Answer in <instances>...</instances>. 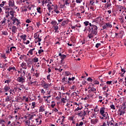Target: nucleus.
Segmentation results:
<instances>
[{
    "label": "nucleus",
    "instance_id": "f257e3e1",
    "mask_svg": "<svg viewBox=\"0 0 126 126\" xmlns=\"http://www.w3.org/2000/svg\"><path fill=\"white\" fill-rule=\"evenodd\" d=\"M90 32H92L93 34H96L97 33L98 27L94 25L92 27H89Z\"/></svg>",
    "mask_w": 126,
    "mask_h": 126
},
{
    "label": "nucleus",
    "instance_id": "f03ea898",
    "mask_svg": "<svg viewBox=\"0 0 126 126\" xmlns=\"http://www.w3.org/2000/svg\"><path fill=\"white\" fill-rule=\"evenodd\" d=\"M8 4L9 7H11L13 9H14V8H17V7L15 6V5L14 4V0H9Z\"/></svg>",
    "mask_w": 126,
    "mask_h": 126
},
{
    "label": "nucleus",
    "instance_id": "7ed1b4c3",
    "mask_svg": "<svg viewBox=\"0 0 126 126\" xmlns=\"http://www.w3.org/2000/svg\"><path fill=\"white\" fill-rule=\"evenodd\" d=\"M86 112H87L85 111V110H83L81 111L80 113H78L77 115L79 117L82 118V120H84V117L86 116Z\"/></svg>",
    "mask_w": 126,
    "mask_h": 126
},
{
    "label": "nucleus",
    "instance_id": "20e7f679",
    "mask_svg": "<svg viewBox=\"0 0 126 126\" xmlns=\"http://www.w3.org/2000/svg\"><path fill=\"white\" fill-rule=\"evenodd\" d=\"M35 121L37 126L42 125V116H40L37 118H36L35 119Z\"/></svg>",
    "mask_w": 126,
    "mask_h": 126
},
{
    "label": "nucleus",
    "instance_id": "39448f33",
    "mask_svg": "<svg viewBox=\"0 0 126 126\" xmlns=\"http://www.w3.org/2000/svg\"><path fill=\"white\" fill-rule=\"evenodd\" d=\"M17 81L20 83L23 84L25 82V77H19L17 79Z\"/></svg>",
    "mask_w": 126,
    "mask_h": 126
},
{
    "label": "nucleus",
    "instance_id": "423d86ee",
    "mask_svg": "<svg viewBox=\"0 0 126 126\" xmlns=\"http://www.w3.org/2000/svg\"><path fill=\"white\" fill-rule=\"evenodd\" d=\"M62 83H63V84H69V83H70L69 81H67V77H64L63 78L62 80Z\"/></svg>",
    "mask_w": 126,
    "mask_h": 126
},
{
    "label": "nucleus",
    "instance_id": "0eeeda50",
    "mask_svg": "<svg viewBox=\"0 0 126 126\" xmlns=\"http://www.w3.org/2000/svg\"><path fill=\"white\" fill-rule=\"evenodd\" d=\"M12 20L13 21V24H14V25H19L20 22H19V20L18 19L16 18H13L12 19Z\"/></svg>",
    "mask_w": 126,
    "mask_h": 126
},
{
    "label": "nucleus",
    "instance_id": "6e6552de",
    "mask_svg": "<svg viewBox=\"0 0 126 126\" xmlns=\"http://www.w3.org/2000/svg\"><path fill=\"white\" fill-rule=\"evenodd\" d=\"M126 111L125 110H123L122 109H121V108H119V111L118 112V114L119 116H123L124 114H125Z\"/></svg>",
    "mask_w": 126,
    "mask_h": 126
},
{
    "label": "nucleus",
    "instance_id": "1a4fd4ad",
    "mask_svg": "<svg viewBox=\"0 0 126 126\" xmlns=\"http://www.w3.org/2000/svg\"><path fill=\"white\" fill-rule=\"evenodd\" d=\"M49 87H50V85H49V84L47 83H44L42 86V87H43V88L46 90V91H47V90L49 89Z\"/></svg>",
    "mask_w": 126,
    "mask_h": 126
},
{
    "label": "nucleus",
    "instance_id": "9d476101",
    "mask_svg": "<svg viewBox=\"0 0 126 126\" xmlns=\"http://www.w3.org/2000/svg\"><path fill=\"white\" fill-rule=\"evenodd\" d=\"M53 6H54V4H52V5L47 4V7H48V9L49 12H51V10H52V9L54 8L53 7Z\"/></svg>",
    "mask_w": 126,
    "mask_h": 126
},
{
    "label": "nucleus",
    "instance_id": "9b49d317",
    "mask_svg": "<svg viewBox=\"0 0 126 126\" xmlns=\"http://www.w3.org/2000/svg\"><path fill=\"white\" fill-rule=\"evenodd\" d=\"M59 57H61V62H63L64 60V59H65L66 58V56L65 55H62V53H59Z\"/></svg>",
    "mask_w": 126,
    "mask_h": 126
},
{
    "label": "nucleus",
    "instance_id": "f8f14e48",
    "mask_svg": "<svg viewBox=\"0 0 126 126\" xmlns=\"http://www.w3.org/2000/svg\"><path fill=\"white\" fill-rule=\"evenodd\" d=\"M21 72V75H20V77H25V71L23 70L22 69H20Z\"/></svg>",
    "mask_w": 126,
    "mask_h": 126
},
{
    "label": "nucleus",
    "instance_id": "ddd939ff",
    "mask_svg": "<svg viewBox=\"0 0 126 126\" xmlns=\"http://www.w3.org/2000/svg\"><path fill=\"white\" fill-rule=\"evenodd\" d=\"M11 100H12V97H11V96H10V95H8L5 98L6 102H9V101H11Z\"/></svg>",
    "mask_w": 126,
    "mask_h": 126
},
{
    "label": "nucleus",
    "instance_id": "4468645a",
    "mask_svg": "<svg viewBox=\"0 0 126 126\" xmlns=\"http://www.w3.org/2000/svg\"><path fill=\"white\" fill-rule=\"evenodd\" d=\"M96 35H97L96 33H93L92 32H90V33L88 35V37L89 39H91V38H93V37Z\"/></svg>",
    "mask_w": 126,
    "mask_h": 126
},
{
    "label": "nucleus",
    "instance_id": "2eb2a0df",
    "mask_svg": "<svg viewBox=\"0 0 126 126\" xmlns=\"http://www.w3.org/2000/svg\"><path fill=\"white\" fill-rule=\"evenodd\" d=\"M62 0L64 3V5H67V6L69 5V0Z\"/></svg>",
    "mask_w": 126,
    "mask_h": 126
},
{
    "label": "nucleus",
    "instance_id": "dca6fc26",
    "mask_svg": "<svg viewBox=\"0 0 126 126\" xmlns=\"http://www.w3.org/2000/svg\"><path fill=\"white\" fill-rule=\"evenodd\" d=\"M99 113L100 115H103V114H105L106 112H105V108L102 107L101 108L99 111Z\"/></svg>",
    "mask_w": 126,
    "mask_h": 126
},
{
    "label": "nucleus",
    "instance_id": "f3484780",
    "mask_svg": "<svg viewBox=\"0 0 126 126\" xmlns=\"http://www.w3.org/2000/svg\"><path fill=\"white\" fill-rule=\"evenodd\" d=\"M54 11L55 12H56V13H57V14H59V13H60V11H59L58 10V6L57 5H55L54 6Z\"/></svg>",
    "mask_w": 126,
    "mask_h": 126
},
{
    "label": "nucleus",
    "instance_id": "a211bd4d",
    "mask_svg": "<svg viewBox=\"0 0 126 126\" xmlns=\"http://www.w3.org/2000/svg\"><path fill=\"white\" fill-rule=\"evenodd\" d=\"M101 116H103L104 118H105L106 119H107L108 120L109 119V114H108V113L107 112L103 114V115H101Z\"/></svg>",
    "mask_w": 126,
    "mask_h": 126
},
{
    "label": "nucleus",
    "instance_id": "6ab92c4d",
    "mask_svg": "<svg viewBox=\"0 0 126 126\" xmlns=\"http://www.w3.org/2000/svg\"><path fill=\"white\" fill-rule=\"evenodd\" d=\"M96 92V89L94 87L91 88L88 91V93L90 94L92 92Z\"/></svg>",
    "mask_w": 126,
    "mask_h": 126
},
{
    "label": "nucleus",
    "instance_id": "aec40b11",
    "mask_svg": "<svg viewBox=\"0 0 126 126\" xmlns=\"http://www.w3.org/2000/svg\"><path fill=\"white\" fill-rule=\"evenodd\" d=\"M6 21V19H5V18H4L2 21H1L0 22V24L1 25H2V26H4V25H5V22Z\"/></svg>",
    "mask_w": 126,
    "mask_h": 126
},
{
    "label": "nucleus",
    "instance_id": "412c9836",
    "mask_svg": "<svg viewBox=\"0 0 126 126\" xmlns=\"http://www.w3.org/2000/svg\"><path fill=\"white\" fill-rule=\"evenodd\" d=\"M9 13L10 15H11V19H12V18H13V16H14V11L11 10L10 12H9Z\"/></svg>",
    "mask_w": 126,
    "mask_h": 126
},
{
    "label": "nucleus",
    "instance_id": "4be33fe9",
    "mask_svg": "<svg viewBox=\"0 0 126 126\" xmlns=\"http://www.w3.org/2000/svg\"><path fill=\"white\" fill-rule=\"evenodd\" d=\"M17 31V28H16V27L15 26H13L12 27V32H13V33H15V32Z\"/></svg>",
    "mask_w": 126,
    "mask_h": 126
},
{
    "label": "nucleus",
    "instance_id": "5701e85b",
    "mask_svg": "<svg viewBox=\"0 0 126 126\" xmlns=\"http://www.w3.org/2000/svg\"><path fill=\"white\" fill-rule=\"evenodd\" d=\"M126 103H124L122 104V105L121 107H120V109L121 110H123V111H125L126 110Z\"/></svg>",
    "mask_w": 126,
    "mask_h": 126
},
{
    "label": "nucleus",
    "instance_id": "b1692460",
    "mask_svg": "<svg viewBox=\"0 0 126 126\" xmlns=\"http://www.w3.org/2000/svg\"><path fill=\"white\" fill-rule=\"evenodd\" d=\"M91 122L92 124L95 125V124H97V123H98V120H97V119H93L91 121Z\"/></svg>",
    "mask_w": 126,
    "mask_h": 126
},
{
    "label": "nucleus",
    "instance_id": "393cba45",
    "mask_svg": "<svg viewBox=\"0 0 126 126\" xmlns=\"http://www.w3.org/2000/svg\"><path fill=\"white\" fill-rule=\"evenodd\" d=\"M21 66H22V67L24 69H26L27 68V67L26 66V63H23L21 64Z\"/></svg>",
    "mask_w": 126,
    "mask_h": 126
},
{
    "label": "nucleus",
    "instance_id": "a878e982",
    "mask_svg": "<svg viewBox=\"0 0 126 126\" xmlns=\"http://www.w3.org/2000/svg\"><path fill=\"white\" fill-rule=\"evenodd\" d=\"M68 23L67 21H63L62 23H60L62 26H64V25H66Z\"/></svg>",
    "mask_w": 126,
    "mask_h": 126
},
{
    "label": "nucleus",
    "instance_id": "bb28decb",
    "mask_svg": "<svg viewBox=\"0 0 126 126\" xmlns=\"http://www.w3.org/2000/svg\"><path fill=\"white\" fill-rule=\"evenodd\" d=\"M41 41H42V39L39 37H36L34 39V41L35 43H38V42H41Z\"/></svg>",
    "mask_w": 126,
    "mask_h": 126
},
{
    "label": "nucleus",
    "instance_id": "cd10ccee",
    "mask_svg": "<svg viewBox=\"0 0 126 126\" xmlns=\"http://www.w3.org/2000/svg\"><path fill=\"white\" fill-rule=\"evenodd\" d=\"M9 89H10V88L7 86H5L4 88L5 92H7V91H9Z\"/></svg>",
    "mask_w": 126,
    "mask_h": 126
},
{
    "label": "nucleus",
    "instance_id": "c85d7f7f",
    "mask_svg": "<svg viewBox=\"0 0 126 126\" xmlns=\"http://www.w3.org/2000/svg\"><path fill=\"white\" fill-rule=\"evenodd\" d=\"M95 20L96 21H97V22H101L102 20V18L101 17H98L96 18Z\"/></svg>",
    "mask_w": 126,
    "mask_h": 126
},
{
    "label": "nucleus",
    "instance_id": "c756f323",
    "mask_svg": "<svg viewBox=\"0 0 126 126\" xmlns=\"http://www.w3.org/2000/svg\"><path fill=\"white\" fill-rule=\"evenodd\" d=\"M26 37H27V35H25V34H24V35H22L21 36V38L22 39H23V41H26Z\"/></svg>",
    "mask_w": 126,
    "mask_h": 126
},
{
    "label": "nucleus",
    "instance_id": "7c9ffc66",
    "mask_svg": "<svg viewBox=\"0 0 126 126\" xmlns=\"http://www.w3.org/2000/svg\"><path fill=\"white\" fill-rule=\"evenodd\" d=\"M51 95H49L47 97V99H45V101H46L47 103H50V101H51V99L49 100V99H50L49 98H51Z\"/></svg>",
    "mask_w": 126,
    "mask_h": 126
},
{
    "label": "nucleus",
    "instance_id": "2f4dec72",
    "mask_svg": "<svg viewBox=\"0 0 126 126\" xmlns=\"http://www.w3.org/2000/svg\"><path fill=\"white\" fill-rule=\"evenodd\" d=\"M16 70L15 69V67H9V68L7 69V70H8L9 71H11V70Z\"/></svg>",
    "mask_w": 126,
    "mask_h": 126
},
{
    "label": "nucleus",
    "instance_id": "473e14b6",
    "mask_svg": "<svg viewBox=\"0 0 126 126\" xmlns=\"http://www.w3.org/2000/svg\"><path fill=\"white\" fill-rule=\"evenodd\" d=\"M39 112H45V109H44V106H40L39 108Z\"/></svg>",
    "mask_w": 126,
    "mask_h": 126
},
{
    "label": "nucleus",
    "instance_id": "72a5a7b5",
    "mask_svg": "<svg viewBox=\"0 0 126 126\" xmlns=\"http://www.w3.org/2000/svg\"><path fill=\"white\" fill-rule=\"evenodd\" d=\"M33 63H38L39 62V59L37 57H35L33 59Z\"/></svg>",
    "mask_w": 126,
    "mask_h": 126
},
{
    "label": "nucleus",
    "instance_id": "f704fd0d",
    "mask_svg": "<svg viewBox=\"0 0 126 126\" xmlns=\"http://www.w3.org/2000/svg\"><path fill=\"white\" fill-rule=\"evenodd\" d=\"M106 7L107 8H109V7H111L112 4L111 3H109V2H107V3L106 4Z\"/></svg>",
    "mask_w": 126,
    "mask_h": 126
},
{
    "label": "nucleus",
    "instance_id": "c9c22d12",
    "mask_svg": "<svg viewBox=\"0 0 126 126\" xmlns=\"http://www.w3.org/2000/svg\"><path fill=\"white\" fill-rule=\"evenodd\" d=\"M35 50V48H33L32 49H31L29 51V54H30V55H33V51Z\"/></svg>",
    "mask_w": 126,
    "mask_h": 126
},
{
    "label": "nucleus",
    "instance_id": "e433bc0d",
    "mask_svg": "<svg viewBox=\"0 0 126 126\" xmlns=\"http://www.w3.org/2000/svg\"><path fill=\"white\" fill-rule=\"evenodd\" d=\"M83 122H80V123H79V124H78V123H77L76 124V126H82L83 125Z\"/></svg>",
    "mask_w": 126,
    "mask_h": 126
},
{
    "label": "nucleus",
    "instance_id": "4c0bfd02",
    "mask_svg": "<svg viewBox=\"0 0 126 126\" xmlns=\"http://www.w3.org/2000/svg\"><path fill=\"white\" fill-rule=\"evenodd\" d=\"M110 122V125L111 126H114V120H113V118H111L110 120H109Z\"/></svg>",
    "mask_w": 126,
    "mask_h": 126
},
{
    "label": "nucleus",
    "instance_id": "58836bf2",
    "mask_svg": "<svg viewBox=\"0 0 126 126\" xmlns=\"http://www.w3.org/2000/svg\"><path fill=\"white\" fill-rule=\"evenodd\" d=\"M1 33H2V35H5L6 36L8 34L7 33V32H6V31H2Z\"/></svg>",
    "mask_w": 126,
    "mask_h": 126
},
{
    "label": "nucleus",
    "instance_id": "ea45409f",
    "mask_svg": "<svg viewBox=\"0 0 126 126\" xmlns=\"http://www.w3.org/2000/svg\"><path fill=\"white\" fill-rule=\"evenodd\" d=\"M121 68L122 72H123V74H125V73H126V69L123 68L122 66H121Z\"/></svg>",
    "mask_w": 126,
    "mask_h": 126
},
{
    "label": "nucleus",
    "instance_id": "a19ab883",
    "mask_svg": "<svg viewBox=\"0 0 126 126\" xmlns=\"http://www.w3.org/2000/svg\"><path fill=\"white\" fill-rule=\"evenodd\" d=\"M9 92H10V94H12V95H13V94H15L14 93V90H13V89L10 90Z\"/></svg>",
    "mask_w": 126,
    "mask_h": 126
},
{
    "label": "nucleus",
    "instance_id": "79ce46f5",
    "mask_svg": "<svg viewBox=\"0 0 126 126\" xmlns=\"http://www.w3.org/2000/svg\"><path fill=\"white\" fill-rule=\"evenodd\" d=\"M5 3H6V1H2V3L0 4V7H3Z\"/></svg>",
    "mask_w": 126,
    "mask_h": 126
},
{
    "label": "nucleus",
    "instance_id": "37998d69",
    "mask_svg": "<svg viewBox=\"0 0 126 126\" xmlns=\"http://www.w3.org/2000/svg\"><path fill=\"white\" fill-rule=\"evenodd\" d=\"M37 12H38V13H40V14L42 13V11H41V7L37 8Z\"/></svg>",
    "mask_w": 126,
    "mask_h": 126
},
{
    "label": "nucleus",
    "instance_id": "c03bdc74",
    "mask_svg": "<svg viewBox=\"0 0 126 126\" xmlns=\"http://www.w3.org/2000/svg\"><path fill=\"white\" fill-rule=\"evenodd\" d=\"M68 81H71V80H72V81H73L74 80V79H75V77H72V78H68Z\"/></svg>",
    "mask_w": 126,
    "mask_h": 126
},
{
    "label": "nucleus",
    "instance_id": "a18cd8bd",
    "mask_svg": "<svg viewBox=\"0 0 126 126\" xmlns=\"http://www.w3.org/2000/svg\"><path fill=\"white\" fill-rule=\"evenodd\" d=\"M106 27H109V28H112V24L109 23H106Z\"/></svg>",
    "mask_w": 126,
    "mask_h": 126
},
{
    "label": "nucleus",
    "instance_id": "49530a36",
    "mask_svg": "<svg viewBox=\"0 0 126 126\" xmlns=\"http://www.w3.org/2000/svg\"><path fill=\"white\" fill-rule=\"evenodd\" d=\"M9 12H5V17L7 18L8 17H9Z\"/></svg>",
    "mask_w": 126,
    "mask_h": 126
},
{
    "label": "nucleus",
    "instance_id": "de8ad7c7",
    "mask_svg": "<svg viewBox=\"0 0 126 126\" xmlns=\"http://www.w3.org/2000/svg\"><path fill=\"white\" fill-rule=\"evenodd\" d=\"M11 82V80H6V81H4V83H7V84H9V83H10Z\"/></svg>",
    "mask_w": 126,
    "mask_h": 126
},
{
    "label": "nucleus",
    "instance_id": "09e8293b",
    "mask_svg": "<svg viewBox=\"0 0 126 126\" xmlns=\"http://www.w3.org/2000/svg\"><path fill=\"white\" fill-rule=\"evenodd\" d=\"M110 107L113 110H116V107H115V105L114 104H112L111 105H110Z\"/></svg>",
    "mask_w": 126,
    "mask_h": 126
},
{
    "label": "nucleus",
    "instance_id": "8fccbe9b",
    "mask_svg": "<svg viewBox=\"0 0 126 126\" xmlns=\"http://www.w3.org/2000/svg\"><path fill=\"white\" fill-rule=\"evenodd\" d=\"M84 24L85 25V26H88V25H89V22L88 21L84 22Z\"/></svg>",
    "mask_w": 126,
    "mask_h": 126
},
{
    "label": "nucleus",
    "instance_id": "3c124183",
    "mask_svg": "<svg viewBox=\"0 0 126 126\" xmlns=\"http://www.w3.org/2000/svg\"><path fill=\"white\" fill-rule=\"evenodd\" d=\"M91 117L92 118H96V113H93Z\"/></svg>",
    "mask_w": 126,
    "mask_h": 126
},
{
    "label": "nucleus",
    "instance_id": "603ef678",
    "mask_svg": "<svg viewBox=\"0 0 126 126\" xmlns=\"http://www.w3.org/2000/svg\"><path fill=\"white\" fill-rule=\"evenodd\" d=\"M65 74L66 76H68V75H70V73L69 71L65 72Z\"/></svg>",
    "mask_w": 126,
    "mask_h": 126
},
{
    "label": "nucleus",
    "instance_id": "864d4df0",
    "mask_svg": "<svg viewBox=\"0 0 126 126\" xmlns=\"http://www.w3.org/2000/svg\"><path fill=\"white\" fill-rule=\"evenodd\" d=\"M82 109V107L80 108V107H78L75 110V111L76 112L77 111H79L80 110H81Z\"/></svg>",
    "mask_w": 126,
    "mask_h": 126
},
{
    "label": "nucleus",
    "instance_id": "5fc2aeb1",
    "mask_svg": "<svg viewBox=\"0 0 126 126\" xmlns=\"http://www.w3.org/2000/svg\"><path fill=\"white\" fill-rule=\"evenodd\" d=\"M83 0H76V2L77 3H81V2H82Z\"/></svg>",
    "mask_w": 126,
    "mask_h": 126
},
{
    "label": "nucleus",
    "instance_id": "6e6d98bb",
    "mask_svg": "<svg viewBox=\"0 0 126 126\" xmlns=\"http://www.w3.org/2000/svg\"><path fill=\"white\" fill-rule=\"evenodd\" d=\"M88 81H90L91 82H92V81H93V79H92V78L89 77L87 79Z\"/></svg>",
    "mask_w": 126,
    "mask_h": 126
},
{
    "label": "nucleus",
    "instance_id": "4d7b16f0",
    "mask_svg": "<svg viewBox=\"0 0 126 126\" xmlns=\"http://www.w3.org/2000/svg\"><path fill=\"white\" fill-rule=\"evenodd\" d=\"M107 124L108 126H110V124H111V122H110V119L108 118V120L107 121Z\"/></svg>",
    "mask_w": 126,
    "mask_h": 126
},
{
    "label": "nucleus",
    "instance_id": "13d9d810",
    "mask_svg": "<svg viewBox=\"0 0 126 126\" xmlns=\"http://www.w3.org/2000/svg\"><path fill=\"white\" fill-rule=\"evenodd\" d=\"M30 115V117L29 118V120H32V118H33V117H34V116H33V115H31V114H29Z\"/></svg>",
    "mask_w": 126,
    "mask_h": 126
},
{
    "label": "nucleus",
    "instance_id": "bf43d9fd",
    "mask_svg": "<svg viewBox=\"0 0 126 126\" xmlns=\"http://www.w3.org/2000/svg\"><path fill=\"white\" fill-rule=\"evenodd\" d=\"M98 79H99L101 82H103V77H102V76H99Z\"/></svg>",
    "mask_w": 126,
    "mask_h": 126
},
{
    "label": "nucleus",
    "instance_id": "052dcab7",
    "mask_svg": "<svg viewBox=\"0 0 126 126\" xmlns=\"http://www.w3.org/2000/svg\"><path fill=\"white\" fill-rule=\"evenodd\" d=\"M44 52V50L43 49H40L38 51V54L40 55L41 53H43Z\"/></svg>",
    "mask_w": 126,
    "mask_h": 126
},
{
    "label": "nucleus",
    "instance_id": "680f3d73",
    "mask_svg": "<svg viewBox=\"0 0 126 126\" xmlns=\"http://www.w3.org/2000/svg\"><path fill=\"white\" fill-rule=\"evenodd\" d=\"M99 46H101V43H97L96 45H95V47L96 48H99Z\"/></svg>",
    "mask_w": 126,
    "mask_h": 126
},
{
    "label": "nucleus",
    "instance_id": "e2e57ef3",
    "mask_svg": "<svg viewBox=\"0 0 126 126\" xmlns=\"http://www.w3.org/2000/svg\"><path fill=\"white\" fill-rule=\"evenodd\" d=\"M20 88H21L22 89H24L25 88V87H24V85H20Z\"/></svg>",
    "mask_w": 126,
    "mask_h": 126
},
{
    "label": "nucleus",
    "instance_id": "0e129e2a",
    "mask_svg": "<svg viewBox=\"0 0 126 126\" xmlns=\"http://www.w3.org/2000/svg\"><path fill=\"white\" fill-rule=\"evenodd\" d=\"M32 106L33 107H32V108H35V105H36V103H35V102H32Z\"/></svg>",
    "mask_w": 126,
    "mask_h": 126
},
{
    "label": "nucleus",
    "instance_id": "69168bd1",
    "mask_svg": "<svg viewBox=\"0 0 126 126\" xmlns=\"http://www.w3.org/2000/svg\"><path fill=\"white\" fill-rule=\"evenodd\" d=\"M94 84L95 85H98L99 84V81H97V80H95L94 81Z\"/></svg>",
    "mask_w": 126,
    "mask_h": 126
},
{
    "label": "nucleus",
    "instance_id": "338daca9",
    "mask_svg": "<svg viewBox=\"0 0 126 126\" xmlns=\"http://www.w3.org/2000/svg\"><path fill=\"white\" fill-rule=\"evenodd\" d=\"M75 88H76V87H75V85H73V86H72L71 87V90H72L75 89Z\"/></svg>",
    "mask_w": 126,
    "mask_h": 126
},
{
    "label": "nucleus",
    "instance_id": "774afa93",
    "mask_svg": "<svg viewBox=\"0 0 126 126\" xmlns=\"http://www.w3.org/2000/svg\"><path fill=\"white\" fill-rule=\"evenodd\" d=\"M26 23H30V22H31V21H30V20L29 19H27L26 20Z\"/></svg>",
    "mask_w": 126,
    "mask_h": 126
}]
</instances>
